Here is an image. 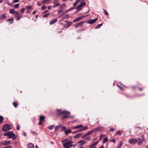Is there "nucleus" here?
Listing matches in <instances>:
<instances>
[{"label":"nucleus","mask_w":148,"mask_h":148,"mask_svg":"<svg viewBox=\"0 0 148 148\" xmlns=\"http://www.w3.org/2000/svg\"><path fill=\"white\" fill-rule=\"evenodd\" d=\"M62 142L64 148H69L72 146L73 142L71 140H70L68 141H66V140H63Z\"/></svg>","instance_id":"nucleus-1"},{"label":"nucleus","mask_w":148,"mask_h":148,"mask_svg":"<svg viewBox=\"0 0 148 148\" xmlns=\"http://www.w3.org/2000/svg\"><path fill=\"white\" fill-rule=\"evenodd\" d=\"M11 125L7 124L4 125L2 128V130L3 132H5L11 129Z\"/></svg>","instance_id":"nucleus-2"},{"label":"nucleus","mask_w":148,"mask_h":148,"mask_svg":"<svg viewBox=\"0 0 148 148\" xmlns=\"http://www.w3.org/2000/svg\"><path fill=\"white\" fill-rule=\"evenodd\" d=\"M86 5V3L85 2H81L79 5L76 8L78 11L81 10L82 8V7Z\"/></svg>","instance_id":"nucleus-3"},{"label":"nucleus","mask_w":148,"mask_h":148,"mask_svg":"<svg viewBox=\"0 0 148 148\" xmlns=\"http://www.w3.org/2000/svg\"><path fill=\"white\" fill-rule=\"evenodd\" d=\"M13 132H8L4 134L5 136H8L9 138H11L14 137L15 134L12 133Z\"/></svg>","instance_id":"nucleus-4"},{"label":"nucleus","mask_w":148,"mask_h":148,"mask_svg":"<svg viewBox=\"0 0 148 148\" xmlns=\"http://www.w3.org/2000/svg\"><path fill=\"white\" fill-rule=\"evenodd\" d=\"M138 140L135 138H131L129 140V143L131 144H135L138 142Z\"/></svg>","instance_id":"nucleus-5"},{"label":"nucleus","mask_w":148,"mask_h":148,"mask_svg":"<svg viewBox=\"0 0 148 148\" xmlns=\"http://www.w3.org/2000/svg\"><path fill=\"white\" fill-rule=\"evenodd\" d=\"M45 117L43 116H40V121L38 123V125H41L43 123L42 121L44 120Z\"/></svg>","instance_id":"nucleus-6"},{"label":"nucleus","mask_w":148,"mask_h":148,"mask_svg":"<svg viewBox=\"0 0 148 148\" xmlns=\"http://www.w3.org/2000/svg\"><path fill=\"white\" fill-rule=\"evenodd\" d=\"M98 20L97 18H96L93 19H90L87 21V23L92 24Z\"/></svg>","instance_id":"nucleus-7"},{"label":"nucleus","mask_w":148,"mask_h":148,"mask_svg":"<svg viewBox=\"0 0 148 148\" xmlns=\"http://www.w3.org/2000/svg\"><path fill=\"white\" fill-rule=\"evenodd\" d=\"M15 16L16 18V20L17 21H19L22 17V15H19V13L18 12H16Z\"/></svg>","instance_id":"nucleus-8"},{"label":"nucleus","mask_w":148,"mask_h":148,"mask_svg":"<svg viewBox=\"0 0 148 148\" xmlns=\"http://www.w3.org/2000/svg\"><path fill=\"white\" fill-rule=\"evenodd\" d=\"M94 132V130H93L88 132L84 134V135L83 136V138H84L86 136H87L90 135V134L93 133Z\"/></svg>","instance_id":"nucleus-9"},{"label":"nucleus","mask_w":148,"mask_h":148,"mask_svg":"<svg viewBox=\"0 0 148 148\" xmlns=\"http://www.w3.org/2000/svg\"><path fill=\"white\" fill-rule=\"evenodd\" d=\"M84 23V22L83 21L79 22L77 24L75 25V28H77L78 27H79L82 26L83 24Z\"/></svg>","instance_id":"nucleus-10"},{"label":"nucleus","mask_w":148,"mask_h":148,"mask_svg":"<svg viewBox=\"0 0 148 148\" xmlns=\"http://www.w3.org/2000/svg\"><path fill=\"white\" fill-rule=\"evenodd\" d=\"M85 16H81L79 17H78L76 18L73 21L74 22H77L80 20H81L82 18L84 17Z\"/></svg>","instance_id":"nucleus-11"},{"label":"nucleus","mask_w":148,"mask_h":148,"mask_svg":"<svg viewBox=\"0 0 148 148\" xmlns=\"http://www.w3.org/2000/svg\"><path fill=\"white\" fill-rule=\"evenodd\" d=\"M57 19L55 18V19H53L50 21V23H49V24L50 25H52V24L56 23V22H57Z\"/></svg>","instance_id":"nucleus-12"},{"label":"nucleus","mask_w":148,"mask_h":148,"mask_svg":"<svg viewBox=\"0 0 148 148\" xmlns=\"http://www.w3.org/2000/svg\"><path fill=\"white\" fill-rule=\"evenodd\" d=\"M98 143V141H96L94 143L92 144L89 146V147L90 148H92V147L96 145Z\"/></svg>","instance_id":"nucleus-13"},{"label":"nucleus","mask_w":148,"mask_h":148,"mask_svg":"<svg viewBox=\"0 0 148 148\" xmlns=\"http://www.w3.org/2000/svg\"><path fill=\"white\" fill-rule=\"evenodd\" d=\"M143 140H142L140 138H138V141L137 142L138 144L139 145H140L143 143Z\"/></svg>","instance_id":"nucleus-14"},{"label":"nucleus","mask_w":148,"mask_h":148,"mask_svg":"<svg viewBox=\"0 0 148 148\" xmlns=\"http://www.w3.org/2000/svg\"><path fill=\"white\" fill-rule=\"evenodd\" d=\"M86 143V141L84 140H82L81 141H79L78 143L79 144H80L79 145L81 146L84 144H85Z\"/></svg>","instance_id":"nucleus-15"},{"label":"nucleus","mask_w":148,"mask_h":148,"mask_svg":"<svg viewBox=\"0 0 148 148\" xmlns=\"http://www.w3.org/2000/svg\"><path fill=\"white\" fill-rule=\"evenodd\" d=\"M88 128V127L87 126H86V127H84L82 128V129L79 130L77 131L76 132H79L80 131H83L84 130H85L87 129Z\"/></svg>","instance_id":"nucleus-16"},{"label":"nucleus","mask_w":148,"mask_h":148,"mask_svg":"<svg viewBox=\"0 0 148 148\" xmlns=\"http://www.w3.org/2000/svg\"><path fill=\"white\" fill-rule=\"evenodd\" d=\"M10 143V141H7L5 142H3L2 144L3 145H5L9 144Z\"/></svg>","instance_id":"nucleus-17"},{"label":"nucleus","mask_w":148,"mask_h":148,"mask_svg":"<svg viewBox=\"0 0 148 148\" xmlns=\"http://www.w3.org/2000/svg\"><path fill=\"white\" fill-rule=\"evenodd\" d=\"M52 0H44L42 2V3L43 4H46L50 2Z\"/></svg>","instance_id":"nucleus-18"},{"label":"nucleus","mask_w":148,"mask_h":148,"mask_svg":"<svg viewBox=\"0 0 148 148\" xmlns=\"http://www.w3.org/2000/svg\"><path fill=\"white\" fill-rule=\"evenodd\" d=\"M34 145L32 143L29 144L27 145V148H34Z\"/></svg>","instance_id":"nucleus-19"},{"label":"nucleus","mask_w":148,"mask_h":148,"mask_svg":"<svg viewBox=\"0 0 148 148\" xmlns=\"http://www.w3.org/2000/svg\"><path fill=\"white\" fill-rule=\"evenodd\" d=\"M102 129V128L100 127H98L95 128L93 130H94V132H96L98 131L101 130Z\"/></svg>","instance_id":"nucleus-20"},{"label":"nucleus","mask_w":148,"mask_h":148,"mask_svg":"<svg viewBox=\"0 0 148 148\" xmlns=\"http://www.w3.org/2000/svg\"><path fill=\"white\" fill-rule=\"evenodd\" d=\"M71 132V131L70 129H68L65 131V134L66 135L70 133Z\"/></svg>","instance_id":"nucleus-21"},{"label":"nucleus","mask_w":148,"mask_h":148,"mask_svg":"<svg viewBox=\"0 0 148 148\" xmlns=\"http://www.w3.org/2000/svg\"><path fill=\"white\" fill-rule=\"evenodd\" d=\"M9 12L10 13L13 14H16V12L13 9H11L10 10Z\"/></svg>","instance_id":"nucleus-22"},{"label":"nucleus","mask_w":148,"mask_h":148,"mask_svg":"<svg viewBox=\"0 0 148 148\" xmlns=\"http://www.w3.org/2000/svg\"><path fill=\"white\" fill-rule=\"evenodd\" d=\"M61 113L62 114H69L70 112L66 111H64L61 112Z\"/></svg>","instance_id":"nucleus-23"},{"label":"nucleus","mask_w":148,"mask_h":148,"mask_svg":"<svg viewBox=\"0 0 148 148\" xmlns=\"http://www.w3.org/2000/svg\"><path fill=\"white\" fill-rule=\"evenodd\" d=\"M123 144V142L121 141H120L119 142V144L117 146V148H120L121 147V146Z\"/></svg>","instance_id":"nucleus-24"},{"label":"nucleus","mask_w":148,"mask_h":148,"mask_svg":"<svg viewBox=\"0 0 148 148\" xmlns=\"http://www.w3.org/2000/svg\"><path fill=\"white\" fill-rule=\"evenodd\" d=\"M62 126V125H58L55 127V131H56L58 129H59L60 127H61Z\"/></svg>","instance_id":"nucleus-25"},{"label":"nucleus","mask_w":148,"mask_h":148,"mask_svg":"<svg viewBox=\"0 0 148 148\" xmlns=\"http://www.w3.org/2000/svg\"><path fill=\"white\" fill-rule=\"evenodd\" d=\"M5 18L6 16L5 14H2L0 15V19Z\"/></svg>","instance_id":"nucleus-26"},{"label":"nucleus","mask_w":148,"mask_h":148,"mask_svg":"<svg viewBox=\"0 0 148 148\" xmlns=\"http://www.w3.org/2000/svg\"><path fill=\"white\" fill-rule=\"evenodd\" d=\"M82 134H80V133L78 134H77V135H75V136H74V138H77L79 137V136H81Z\"/></svg>","instance_id":"nucleus-27"},{"label":"nucleus","mask_w":148,"mask_h":148,"mask_svg":"<svg viewBox=\"0 0 148 148\" xmlns=\"http://www.w3.org/2000/svg\"><path fill=\"white\" fill-rule=\"evenodd\" d=\"M102 23L98 24L96 26V27H95V28L96 29L99 28L101 27L102 26Z\"/></svg>","instance_id":"nucleus-28"},{"label":"nucleus","mask_w":148,"mask_h":148,"mask_svg":"<svg viewBox=\"0 0 148 148\" xmlns=\"http://www.w3.org/2000/svg\"><path fill=\"white\" fill-rule=\"evenodd\" d=\"M81 0H77L76 2L74 3L73 4V6H75L77 5L79 3Z\"/></svg>","instance_id":"nucleus-29"},{"label":"nucleus","mask_w":148,"mask_h":148,"mask_svg":"<svg viewBox=\"0 0 148 148\" xmlns=\"http://www.w3.org/2000/svg\"><path fill=\"white\" fill-rule=\"evenodd\" d=\"M7 21L10 22V23H12L13 22V19L12 18H10L7 20Z\"/></svg>","instance_id":"nucleus-30"},{"label":"nucleus","mask_w":148,"mask_h":148,"mask_svg":"<svg viewBox=\"0 0 148 148\" xmlns=\"http://www.w3.org/2000/svg\"><path fill=\"white\" fill-rule=\"evenodd\" d=\"M108 139L107 138V137H106L105 138H104L103 141L102 143H105L107 141H108Z\"/></svg>","instance_id":"nucleus-31"},{"label":"nucleus","mask_w":148,"mask_h":148,"mask_svg":"<svg viewBox=\"0 0 148 148\" xmlns=\"http://www.w3.org/2000/svg\"><path fill=\"white\" fill-rule=\"evenodd\" d=\"M19 6V4L18 3L15 5L14 6V8L15 9H17L18 8Z\"/></svg>","instance_id":"nucleus-32"},{"label":"nucleus","mask_w":148,"mask_h":148,"mask_svg":"<svg viewBox=\"0 0 148 148\" xmlns=\"http://www.w3.org/2000/svg\"><path fill=\"white\" fill-rule=\"evenodd\" d=\"M54 127V126L53 125H52L48 127V128L50 130L53 129Z\"/></svg>","instance_id":"nucleus-33"},{"label":"nucleus","mask_w":148,"mask_h":148,"mask_svg":"<svg viewBox=\"0 0 148 148\" xmlns=\"http://www.w3.org/2000/svg\"><path fill=\"white\" fill-rule=\"evenodd\" d=\"M76 126L77 129L81 128L83 127V126L82 125H79Z\"/></svg>","instance_id":"nucleus-34"},{"label":"nucleus","mask_w":148,"mask_h":148,"mask_svg":"<svg viewBox=\"0 0 148 148\" xmlns=\"http://www.w3.org/2000/svg\"><path fill=\"white\" fill-rule=\"evenodd\" d=\"M32 8V7L31 6H28L26 7V9L27 10H30Z\"/></svg>","instance_id":"nucleus-35"},{"label":"nucleus","mask_w":148,"mask_h":148,"mask_svg":"<svg viewBox=\"0 0 148 148\" xmlns=\"http://www.w3.org/2000/svg\"><path fill=\"white\" fill-rule=\"evenodd\" d=\"M3 120V118L2 116H0V123H1Z\"/></svg>","instance_id":"nucleus-36"},{"label":"nucleus","mask_w":148,"mask_h":148,"mask_svg":"<svg viewBox=\"0 0 148 148\" xmlns=\"http://www.w3.org/2000/svg\"><path fill=\"white\" fill-rule=\"evenodd\" d=\"M50 13H48L47 14H46L43 15V17H45L48 16L50 15Z\"/></svg>","instance_id":"nucleus-37"},{"label":"nucleus","mask_w":148,"mask_h":148,"mask_svg":"<svg viewBox=\"0 0 148 148\" xmlns=\"http://www.w3.org/2000/svg\"><path fill=\"white\" fill-rule=\"evenodd\" d=\"M121 134V132L119 130L116 133V135H120Z\"/></svg>","instance_id":"nucleus-38"},{"label":"nucleus","mask_w":148,"mask_h":148,"mask_svg":"<svg viewBox=\"0 0 148 148\" xmlns=\"http://www.w3.org/2000/svg\"><path fill=\"white\" fill-rule=\"evenodd\" d=\"M60 5V4L59 3H58L57 4H56V5H54L53 6V8H55L57 6H58Z\"/></svg>","instance_id":"nucleus-39"},{"label":"nucleus","mask_w":148,"mask_h":148,"mask_svg":"<svg viewBox=\"0 0 148 148\" xmlns=\"http://www.w3.org/2000/svg\"><path fill=\"white\" fill-rule=\"evenodd\" d=\"M13 105L14 106L15 108L17 107V106L18 105V104L17 103L14 102V103H13Z\"/></svg>","instance_id":"nucleus-40"},{"label":"nucleus","mask_w":148,"mask_h":148,"mask_svg":"<svg viewBox=\"0 0 148 148\" xmlns=\"http://www.w3.org/2000/svg\"><path fill=\"white\" fill-rule=\"evenodd\" d=\"M19 0H14L13 1V2L14 3H15L17 2H19Z\"/></svg>","instance_id":"nucleus-41"},{"label":"nucleus","mask_w":148,"mask_h":148,"mask_svg":"<svg viewBox=\"0 0 148 148\" xmlns=\"http://www.w3.org/2000/svg\"><path fill=\"white\" fill-rule=\"evenodd\" d=\"M46 8V6H42V7L41 9L42 10H45V9Z\"/></svg>","instance_id":"nucleus-42"},{"label":"nucleus","mask_w":148,"mask_h":148,"mask_svg":"<svg viewBox=\"0 0 148 148\" xmlns=\"http://www.w3.org/2000/svg\"><path fill=\"white\" fill-rule=\"evenodd\" d=\"M20 129V126L18 125H17V127H16V129L18 130Z\"/></svg>","instance_id":"nucleus-43"},{"label":"nucleus","mask_w":148,"mask_h":148,"mask_svg":"<svg viewBox=\"0 0 148 148\" xmlns=\"http://www.w3.org/2000/svg\"><path fill=\"white\" fill-rule=\"evenodd\" d=\"M103 10L105 12V14L106 15H108V12H107V11L106 10Z\"/></svg>","instance_id":"nucleus-44"},{"label":"nucleus","mask_w":148,"mask_h":148,"mask_svg":"<svg viewBox=\"0 0 148 148\" xmlns=\"http://www.w3.org/2000/svg\"><path fill=\"white\" fill-rule=\"evenodd\" d=\"M3 148H12V146L11 145H8L5 147H3Z\"/></svg>","instance_id":"nucleus-45"},{"label":"nucleus","mask_w":148,"mask_h":148,"mask_svg":"<svg viewBox=\"0 0 148 148\" xmlns=\"http://www.w3.org/2000/svg\"><path fill=\"white\" fill-rule=\"evenodd\" d=\"M25 8H23L21 10V12L22 13H23L25 11Z\"/></svg>","instance_id":"nucleus-46"},{"label":"nucleus","mask_w":148,"mask_h":148,"mask_svg":"<svg viewBox=\"0 0 148 148\" xmlns=\"http://www.w3.org/2000/svg\"><path fill=\"white\" fill-rule=\"evenodd\" d=\"M110 142H113L114 143H115V139H113L111 140H110Z\"/></svg>","instance_id":"nucleus-47"},{"label":"nucleus","mask_w":148,"mask_h":148,"mask_svg":"<svg viewBox=\"0 0 148 148\" xmlns=\"http://www.w3.org/2000/svg\"><path fill=\"white\" fill-rule=\"evenodd\" d=\"M114 130V129L112 127H111L110 130V131H113V132Z\"/></svg>","instance_id":"nucleus-48"},{"label":"nucleus","mask_w":148,"mask_h":148,"mask_svg":"<svg viewBox=\"0 0 148 148\" xmlns=\"http://www.w3.org/2000/svg\"><path fill=\"white\" fill-rule=\"evenodd\" d=\"M61 127H62V128L63 130H65L66 129V128L64 126H63L62 125V126H61Z\"/></svg>","instance_id":"nucleus-49"},{"label":"nucleus","mask_w":148,"mask_h":148,"mask_svg":"<svg viewBox=\"0 0 148 148\" xmlns=\"http://www.w3.org/2000/svg\"><path fill=\"white\" fill-rule=\"evenodd\" d=\"M141 137L143 139L142 140H143V141H144V136L143 135H142L141 136Z\"/></svg>","instance_id":"nucleus-50"},{"label":"nucleus","mask_w":148,"mask_h":148,"mask_svg":"<svg viewBox=\"0 0 148 148\" xmlns=\"http://www.w3.org/2000/svg\"><path fill=\"white\" fill-rule=\"evenodd\" d=\"M71 129H73V130H74V129H77L76 126L75 127H72L71 128Z\"/></svg>","instance_id":"nucleus-51"},{"label":"nucleus","mask_w":148,"mask_h":148,"mask_svg":"<svg viewBox=\"0 0 148 148\" xmlns=\"http://www.w3.org/2000/svg\"><path fill=\"white\" fill-rule=\"evenodd\" d=\"M68 117V116H65V115L64 116H63V118H64V119Z\"/></svg>","instance_id":"nucleus-52"},{"label":"nucleus","mask_w":148,"mask_h":148,"mask_svg":"<svg viewBox=\"0 0 148 148\" xmlns=\"http://www.w3.org/2000/svg\"><path fill=\"white\" fill-rule=\"evenodd\" d=\"M32 132L34 134H36V132H35L32 131Z\"/></svg>","instance_id":"nucleus-53"},{"label":"nucleus","mask_w":148,"mask_h":148,"mask_svg":"<svg viewBox=\"0 0 148 148\" xmlns=\"http://www.w3.org/2000/svg\"><path fill=\"white\" fill-rule=\"evenodd\" d=\"M36 13V10H34V11L33 12V13H33V14H35Z\"/></svg>","instance_id":"nucleus-54"},{"label":"nucleus","mask_w":148,"mask_h":148,"mask_svg":"<svg viewBox=\"0 0 148 148\" xmlns=\"http://www.w3.org/2000/svg\"><path fill=\"white\" fill-rule=\"evenodd\" d=\"M72 24V22H71L70 23H69L68 24V25H69V27L70 25H71V24Z\"/></svg>","instance_id":"nucleus-55"},{"label":"nucleus","mask_w":148,"mask_h":148,"mask_svg":"<svg viewBox=\"0 0 148 148\" xmlns=\"http://www.w3.org/2000/svg\"><path fill=\"white\" fill-rule=\"evenodd\" d=\"M90 139V137H88L86 138H85V139L86 140H89Z\"/></svg>","instance_id":"nucleus-56"},{"label":"nucleus","mask_w":148,"mask_h":148,"mask_svg":"<svg viewBox=\"0 0 148 148\" xmlns=\"http://www.w3.org/2000/svg\"><path fill=\"white\" fill-rule=\"evenodd\" d=\"M38 6H40V5H41V4L39 3V2H38Z\"/></svg>","instance_id":"nucleus-57"},{"label":"nucleus","mask_w":148,"mask_h":148,"mask_svg":"<svg viewBox=\"0 0 148 148\" xmlns=\"http://www.w3.org/2000/svg\"><path fill=\"white\" fill-rule=\"evenodd\" d=\"M66 140V141H69L68 138L66 139L65 140Z\"/></svg>","instance_id":"nucleus-58"},{"label":"nucleus","mask_w":148,"mask_h":148,"mask_svg":"<svg viewBox=\"0 0 148 148\" xmlns=\"http://www.w3.org/2000/svg\"><path fill=\"white\" fill-rule=\"evenodd\" d=\"M51 8V6H48V8L49 9H50Z\"/></svg>","instance_id":"nucleus-59"},{"label":"nucleus","mask_w":148,"mask_h":148,"mask_svg":"<svg viewBox=\"0 0 148 148\" xmlns=\"http://www.w3.org/2000/svg\"><path fill=\"white\" fill-rule=\"evenodd\" d=\"M56 3H57L56 2V1H55L54 2V4H55V5H56Z\"/></svg>","instance_id":"nucleus-60"},{"label":"nucleus","mask_w":148,"mask_h":148,"mask_svg":"<svg viewBox=\"0 0 148 148\" xmlns=\"http://www.w3.org/2000/svg\"><path fill=\"white\" fill-rule=\"evenodd\" d=\"M103 136V135H101L100 136V138H102V137Z\"/></svg>","instance_id":"nucleus-61"},{"label":"nucleus","mask_w":148,"mask_h":148,"mask_svg":"<svg viewBox=\"0 0 148 148\" xmlns=\"http://www.w3.org/2000/svg\"><path fill=\"white\" fill-rule=\"evenodd\" d=\"M119 87V88L120 89H121V90H122V88H121V87L120 86H118Z\"/></svg>","instance_id":"nucleus-62"},{"label":"nucleus","mask_w":148,"mask_h":148,"mask_svg":"<svg viewBox=\"0 0 148 148\" xmlns=\"http://www.w3.org/2000/svg\"><path fill=\"white\" fill-rule=\"evenodd\" d=\"M35 148H38V147L37 145L36 146Z\"/></svg>","instance_id":"nucleus-63"},{"label":"nucleus","mask_w":148,"mask_h":148,"mask_svg":"<svg viewBox=\"0 0 148 148\" xmlns=\"http://www.w3.org/2000/svg\"><path fill=\"white\" fill-rule=\"evenodd\" d=\"M3 0H0V3H1L3 2Z\"/></svg>","instance_id":"nucleus-64"}]
</instances>
